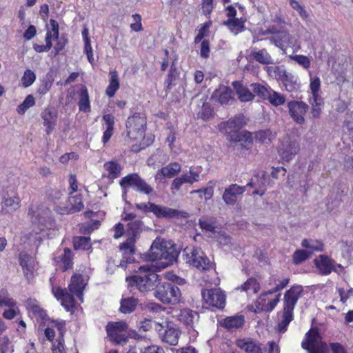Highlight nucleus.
<instances>
[{
	"mask_svg": "<svg viewBox=\"0 0 353 353\" xmlns=\"http://www.w3.org/2000/svg\"><path fill=\"white\" fill-rule=\"evenodd\" d=\"M90 277L86 274L77 270L73 272L66 288L54 286L52 284V293L67 312H74L77 307V297L81 302L83 301V292L88 284ZM52 283V279H50Z\"/></svg>",
	"mask_w": 353,
	"mask_h": 353,
	"instance_id": "1",
	"label": "nucleus"
},
{
	"mask_svg": "<svg viewBox=\"0 0 353 353\" xmlns=\"http://www.w3.org/2000/svg\"><path fill=\"white\" fill-rule=\"evenodd\" d=\"M167 263H161L160 265H145L140 266L138 271L134 274L125 278L128 288L137 289L140 292H148L156 288L159 281H161V276L157 272L165 268Z\"/></svg>",
	"mask_w": 353,
	"mask_h": 353,
	"instance_id": "2",
	"label": "nucleus"
},
{
	"mask_svg": "<svg viewBox=\"0 0 353 353\" xmlns=\"http://www.w3.org/2000/svg\"><path fill=\"white\" fill-rule=\"evenodd\" d=\"M245 123L241 117H234L219 125L221 132L225 133L230 142L239 143L242 150H248L253 145V134L248 130L240 131Z\"/></svg>",
	"mask_w": 353,
	"mask_h": 353,
	"instance_id": "3",
	"label": "nucleus"
},
{
	"mask_svg": "<svg viewBox=\"0 0 353 353\" xmlns=\"http://www.w3.org/2000/svg\"><path fill=\"white\" fill-rule=\"evenodd\" d=\"M135 208L144 213L151 212L157 219H185L189 217V214L185 211L157 205L151 202L136 203Z\"/></svg>",
	"mask_w": 353,
	"mask_h": 353,
	"instance_id": "4",
	"label": "nucleus"
},
{
	"mask_svg": "<svg viewBox=\"0 0 353 353\" xmlns=\"http://www.w3.org/2000/svg\"><path fill=\"white\" fill-rule=\"evenodd\" d=\"M154 297L163 304L175 305L181 299V292L179 288L169 282H158L154 293Z\"/></svg>",
	"mask_w": 353,
	"mask_h": 353,
	"instance_id": "5",
	"label": "nucleus"
},
{
	"mask_svg": "<svg viewBox=\"0 0 353 353\" xmlns=\"http://www.w3.org/2000/svg\"><path fill=\"white\" fill-rule=\"evenodd\" d=\"M143 222L141 220H134L126 225L125 241L119 244V249L125 254L133 255L135 253V245L143 232Z\"/></svg>",
	"mask_w": 353,
	"mask_h": 353,
	"instance_id": "6",
	"label": "nucleus"
},
{
	"mask_svg": "<svg viewBox=\"0 0 353 353\" xmlns=\"http://www.w3.org/2000/svg\"><path fill=\"white\" fill-rule=\"evenodd\" d=\"M183 256L186 263L201 271H207L212 268V263L199 247H186L183 250Z\"/></svg>",
	"mask_w": 353,
	"mask_h": 353,
	"instance_id": "7",
	"label": "nucleus"
},
{
	"mask_svg": "<svg viewBox=\"0 0 353 353\" xmlns=\"http://www.w3.org/2000/svg\"><path fill=\"white\" fill-rule=\"evenodd\" d=\"M127 137L130 140L142 139L147 128V117L143 112H135L125 123Z\"/></svg>",
	"mask_w": 353,
	"mask_h": 353,
	"instance_id": "8",
	"label": "nucleus"
},
{
	"mask_svg": "<svg viewBox=\"0 0 353 353\" xmlns=\"http://www.w3.org/2000/svg\"><path fill=\"white\" fill-rule=\"evenodd\" d=\"M327 347L317 327H311L301 342V347L308 353H328Z\"/></svg>",
	"mask_w": 353,
	"mask_h": 353,
	"instance_id": "9",
	"label": "nucleus"
},
{
	"mask_svg": "<svg viewBox=\"0 0 353 353\" xmlns=\"http://www.w3.org/2000/svg\"><path fill=\"white\" fill-rule=\"evenodd\" d=\"M128 329V323L124 321H110L105 326L109 340L115 345L127 343L128 340V336L126 334Z\"/></svg>",
	"mask_w": 353,
	"mask_h": 353,
	"instance_id": "10",
	"label": "nucleus"
},
{
	"mask_svg": "<svg viewBox=\"0 0 353 353\" xmlns=\"http://www.w3.org/2000/svg\"><path fill=\"white\" fill-rule=\"evenodd\" d=\"M174 258V256L168 253L165 246L154 241L148 252L145 254L144 259L147 261L156 262L155 265H160L161 263H167L168 265Z\"/></svg>",
	"mask_w": 353,
	"mask_h": 353,
	"instance_id": "11",
	"label": "nucleus"
},
{
	"mask_svg": "<svg viewBox=\"0 0 353 353\" xmlns=\"http://www.w3.org/2000/svg\"><path fill=\"white\" fill-rule=\"evenodd\" d=\"M155 330L161 340L170 345H176L181 335L179 329L174 325L167 323L163 325L162 323H155Z\"/></svg>",
	"mask_w": 353,
	"mask_h": 353,
	"instance_id": "12",
	"label": "nucleus"
},
{
	"mask_svg": "<svg viewBox=\"0 0 353 353\" xmlns=\"http://www.w3.org/2000/svg\"><path fill=\"white\" fill-rule=\"evenodd\" d=\"M206 305L216 309H223L225 305V294L218 288L203 289L201 292Z\"/></svg>",
	"mask_w": 353,
	"mask_h": 353,
	"instance_id": "13",
	"label": "nucleus"
},
{
	"mask_svg": "<svg viewBox=\"0 0 353 353\" xmlns=\"http://www.w3.org/2000/svg\"><path fill=\"white\" fill-rule=\"evenodd\" d=\"M287 107L290 117L296 123L299 125L305 123V117L309 109V105L305 102L291 100L288 102Z\"/></svg>",
	"mask_w": 353,
	"mask_h": 353,
	"instance_id": "14",
	"label": "nucleus"
},
{
	"mask_svg": "<svg viewBox=\"0 0 353 353\" xmlns=\"http://www.w3.org/2000/svg\"><path fill=\"white\" fill-rule=\"evenodd\" d=\"M20 206L21 199L16 191L13 192L11 195L8 192L2 194V201L0 204L1 214H12L17 211Z\"/></svg>",
	"mask_w": 353,
	"mask_h": 353,
	"instance_id": "15",
	"label": "nucleus"
},
{
	"mask_svg": "<svg viewBox=\"0 0 353 353\" xmlns=\"http://www.w3.org/2000/svg\"><path fill=\"white\" fill-rule=\"evenodd\" d=\"M68 201L70 205H57L54 208V210L60 214H70L80 212L84 208L83 196L81 194H77L74 196L70 195Z\"/></svg>",
	"mask_w": 353,
	"mask_h": 353,
	"instance_id": "16",
	"label": "nucleus"
},
{
	"mask_svg": "<svg viewBox=\"0 0 353 353\" xmlns=\"http://www.w3.org/2000/svg\"><path fill=\"white\" fill-rule=\"evenodd\" d=\"M303 289L301 285H293L284 294L283 308L294 312L298 300L303 295Z\"/></svg>",
	"mask_w": 353,
	"mask_h": 353,
	"instance_id": "17",
	"label": "nucleus"
},
{
	"mask_svg": "<svg viewBox=\"0 0 353 353\" xmlns=\"http://www.w3.org/2000/svg\"><path fill=\"white\" fill-rule=\"evenodd\" d=\"M299 145L295 141H287L282 142L278 149V153L283 161L289 162L299 152Z\"/></svg>",
	"mask_w": 353,
	"mask_h": 353,
	"instance_id": "18",
	"label": "nucleus"
},
{
	"mask_svg": "<svg viewBox=\"0 0 353 353\" xmlns=\"http://www.w3.org/2000/svg\"><path fill=\"white\" fill-rule=\"evenodd\" d=\"M41 117L43 119V125L46 128V134H50L57 124L58 118L57 110L54 107L48 105L41 112Z\"/></svg>",
	"mask_w": 353,
	"mask_h": 353,
	"instance_id": "19",
	"label": "nucleus"
},
{
	"mask_svg": "<svg viewBox=\"0 0 353 353\" xmlns=\"http://www.w3.org/2000/svg\"><path fill=\"white\" fill-rule=\"evenodd\" d=\"M19 261L26 279L30 282L34 277L35 261L34 258L28 253L21 252L19 253Z\"/></svg>",
	"mask_w": 353,
	"mask_h": 353,
	"instance_id": "20",
	"label": "nucleus"
},
{
	"mask_svg": "<svg viewBox=\"0 0 353 353\" xmlns=\"http://www.w3.org/2000/svg\"><path fill=\"white\" fill-rule=\"evenodd\" d=\"M236 345L246 353H264L263 344L250 337L239 339Z\"/></svg>",
	"mask_w": 353,
	"mask_h": 353,
	"instance_id": "21",
	"label": "nucleus"
},
{
	"mask_svg": "<svg viewBox=\"0 0 353 353\" xmlns=\"http://www.w3.org/2000/svg\"><path fill=\"white\" fill-rule=\"evenodd\" d=\"M103 136L101 141L103 145L109 142L114 132L115 117L110 113H105L102 116Z\"/></svg>",
	"mask_w": 353,
	"mask_h": 353,
	"instance_id": "22",
	"label": "nucleus"
},
{
	"mask_svg": "<svg viewBox=\"0 0 353 353\" xmlns=\"http://www.w3.org/2000/svg\"><path fill=\"white\" fill-rule=\"evenodd\" d=\"M74 254L72 250L65 248L63 249V253L53 259V261L56 265H60V270L63 272H67L69 270H72L74 266Z\"/></svg>",
	"mask_w": 353,
	"mask_h": 353,
	"instance_id": "23",
	"label": "nucleus"
},
{
	"mask_svg": "<svg viewBox=\"0 0 353 353\" xmlns=\"http://www.w3.org/2000/svg\"><path fill=\"white\" fill-rule=\"evenodd\" d=\"M245 323V317L242 314L227 316L219 321L221 327L234 332L243 327Z\"/></svg>",
	"mask_w": 353,
	"mask_h": 353,
	"instance_id": "24",
	"label": "nucleus"
},
{
	"mask_svg": "<svg viewBox=\"0 0 353 353\" xmlns=\"http://www.w3.org/2000/svg\"><path fill=\"white\" fill-rule=\"evenodd\" d=\"M314 263L321 275H329L332 271L336 272L334 260L326 255H319V259L314 260Z\"/></svg>",
	"mask_w": 353,
	"mask_h": 353,
	"instance_id": "25",
	"label": "nucleus"
},
{
	"mask_svg": "<svg viewBox=\"0 0 353 353\" xmlns=\"http://www.w3.org/2000/svg\"><path fill=\"white\" fill-rule=\"evenodd\" d=\"M212 97L214 99L221 105H228L234 100L232 89L228 86H219L216 89Z\"/></svg>",
	"mask_w": 353,
	"mask_h": 353,
	"instance_id": "26",
	"label": "nucleus"
},
{
	"mask_svg": "<svg viewBox=\"0 0 353 353\" xmlns=\"http://www.w3.org/2000/svg\"><path fill=\"white\" fill-rule=\"evenodd\" d=\"M232 85L240 101L250 102L254 99V94L244 85L242 81H234L232 83Z\"/></svg>",
	"mask_w": 353,
	"mask_h": 353,
	"instance_id": "27",
	"label": "nucleus"
},
{
	"mask_svg": "<svg viewBox=\"0 0 353 353\" xmlns=\"http://www.w3.org/2000/svg\"><path fill=\"white\" fill-rule=\"evenodd\" d=\"M180 322L183 323L188 329L193 328L194 323L199 318V313L189 308L181 309L177 315Z\"/></svg>",
	"mask_w": 353,
	"mask_h": 353,
	"instance_id": "28",
	"label": "nucleus"
},
{
	"mask_svg": "<svg viewBox=\"0 0 353 353\" xmlns=\"http://www.w3.org/2000/svg\"><path fill=\"white\" fill-rule=\"evenodd\" d=\"M245 191V186L232 184L225 190L223 194V199L227 204H234L236 201L237 196L242 194Z\"/></svg>",
	"mask_w": 353,
	"mask_h": 353,
	"instance_id": "29",
	"label": "nucleus"
},
{
	"mask_svg": "<svg viewBox=\"0 0 353 353\" xmlns=\"http://www.w3.org/2000/svg\"><path fill=\"white\" fill-rule=\"evenodd\" d=\"M79 98V110L83 112H90L91 111V105L89 93L87 87L85 85H81L79 90L77 91Z\"/></svg>",
	"mask_w": 353,
	"mask_h": 353,
	"instance_id": "30",
	"label": "nucleus"
},
{
	"mask_svg": "<svg viewBox=\"0 0 353 353\" xmlns=\"http://www.w3.org/2000/svg\"><path fill=\"white\" fill-rule=\"evenodd\" d=\"M103 168L107 174H103V176L108 178L112 181L119 178L121 174L122 166L117 161H106L103 164Z\"/></svg>",
	"mask_w": 353,
	"mask_h": 353,
	"instance_id": "31",
	"label": "nucleus"
},
{
	"mask_svg": "<svg viewBox=\"0 0 353 353\" xmlns=\"http://www.w3.org/2000/svg\"><path fill=\"white\" fill-rule=\"evenodd\" d=\"M26 307L29 313H32L37 319L45 320L47 314L46 311L32 299H28L26 302Z\"/></svg>",
	"mask_w": 353,
	"mask_h": 353,
	"instance_id": "32",
	"label": "nucleus"
},
{
	"mask_svg": "<svg viewBox=\"0 0 353 353\" xmlns=\"http://www.w3.org/2000/svg\"><path fill=\"white\" fill-rule=\"evenodd\" d=\"M109 84L105 90V94L109 97H113L120 88L119 74L117 70L110 71L109 73Z\"/></svg>",
	"mask_w": 353,
	"mask_h": 353,
	"instance_id": "33",
	"label": "nucleus"
},
{
	"mask_svg": "<svg viewBox=\"0 0 353 353\" xmlns=\"http://www.w3.org/2000/svg\"><path fill=\"white\" fill-rule=\"evenodd\" d=\"M245 19L243 18L228 19L223 24L234 34H238L245 30Z\"/></svg>",
	"mask_w": 353,
	"mask_h": 353,
	"instance_id": "34",
	"label": "nucleus"
},
{
	"mask_svg": "<svg viewBox=\"0 0 353 353\" xmlns=\"http://www.w3.org/2000/svg\"><path fill=\"white\" fill-rule=\"evenodd\" d=\"M139 303V300L134 297L122 298L120 301L119 312L123 314L133 312Z\"/></svg>",
	"mask_w": 353,
	"mask_h": 353,
	"instance_id": "35",
	"label": "nucleus"
},
{
	"mask_svg": "<svg viewBox=\"0 0 353 353\" xmlns=\"http://www.w3.org/2000/svg\"><path fill=\"white\" fill-rule=\"evenodd\" d=\"M276 133L270 129L261 130L254 132V138L260 143L269 144L276 139Z\"/></svg>",
	"mask_w": 353,
	"mask_h": 353,
	"instance_id": "36",
	"label": "nucleus"
},
{
	"mask_svg": "<svg viewBox=\"0 0 353 353\" xmlns=\"http://www.w3.org/2000/svg\"><path fill=\"white\" fill-rule=\"evenodd\" d=\"M181 165L179 163L174 162L163 167L159 172L165 177L172 178L176 176L181 171Z\"/></svg>",
	"mask_w": 353,
	"mask_h": 353,
	"instance_id": "37",
	"label": "nucleus"
},
{
	"mask_svg": "<svg viewBox=\"0 0 353 353\" xmlns=\"http://www.w3.org/2000/svg\"><path fill=\"white\" fill-rule=\"evenodd\" d=\"M237 290L248 292L250 290H252L254 293H257L260 290V284L256 279L250 277L242 285L236 288Z\"/></svg>",
	"mask_w": 353,
	"mask_h": 353,
	"instance_id": "38",
	"label": "nucleus"
},
{
	"mask_svg": "<svg viewBox=\"0 0 353 353\" xmlns=\"http://www.w3.org/2000/svg\"><path fill=\"white\" fill-rule=\"evenodd\" d=\"M250 86L254 96L256 95L262 99L267 100L271 91V88L270 87H267L259 83H253Z\"/></svg>",
	"mask_w": 353,
	"mask_h": 353,
	"instance_id": "39",
	"label": "nucleus"
},
{
	"mask_svg": "<svg viewBox=\"0 0 353 353\" xmlns=\"http://www.w3.org/2000/svg\"><path fill=\"white\" fill-rule=\"evenodd\" d=\"M293 311L283 309L282 318L278 323V330L281 333H283L287 330L290 323L293 320Z\"/></svg>",
	"mask_w": 353,
	"mask_h": 353,
	"instance_id": "40",
	"label": "nucleus"
},
{
	"mask_svg": "<svg viewBox=\"0 0 353 353\" xmlns=\"http://www.w3.org/2000/svg\"><path fill=\"white\" fill-rule=\"evenodd\" d=\"M180 72L174 63H172L165 80L166 88L171 89L176 85V81L179 78Z\"/></svg>",
	"mask_w": 353,
	"mask_h": 353,
	"instance_id": "41",
	"label": "nucleus"
},
{
	"mask_svg": "<svg viewBox=\"0 0 353 353\" xmlns=\"http://www.w3.org/2000/svg\"><path fill=\"white\" fill-rule=\"evenodd\" d=\"M74 250H88L91 248L90 238L86 236H76L73 239Z\"/></svg>",
	"mask_w": 353,
	"mask_h": 353,
	"instance_id": "42",
	"label": "nucleus"
},
{
	"mask_svg": "<svg viewBox=\"0 0 353 353\" xmlns=\"http://www.w3.org/2000/svg\"><path fill=\"white\" fill-rule=\"evenodd\" d=\"M316 99V101L313 99V101L311 103L310 112L311 118L314 119L320 118L321 110L324 105L323 99L321 97L317 98Z\"/></svg>",
	"mask_w": 353,
	"mask_h": 353,
	"instance_id": "43",
	"label": "nucleus"
},
{
	"mask_svg": "<svg viewBox=\"0 0 353 353\" xmlns=\"http://www.w3.org/2000/svg\"><path fill=\"white\" fill-rule=\"evenodd\" d=\"M281 80L288 92H292L296 90L299 88L296 81L294 79V77L287 74L286 72H285V74L283 75Z\"/></svg>",
	"mask_w": 353,
	"mask_h": 353,
	"instance_id": "44",
	"label": "nucleus"
},
{
	"mask_svg": "<svg viewBox=\"0 0 353 353\" xmlns=\"http://www.w3.org/2000/svg\"><path fill=\"white\" fill-rule=\"evenodd\" d=\"M139 176H140L137 173L128 174L124 177L121 178L119 181V184L123 189L131 187L134 188Z\"/></svg>",
	"mask_w": 353,
	"mask_h": 353,
	"instance_id": "45",
	"label": "nucleus"
},
{
	"mask_svg": "<svg viewBox=\"0 0 353 353\" xmlns=\"http://www.w3.org/2000/svg\"><path fill=\"white\" fill-rule=\"evenodd\" d=\"M252 55L254 59L260 63L268 65L272 63V57L265 49L253 52Z\"/></svg>",
	"mask_w": 353,
	"mask_h": 353,
	"instance_id": "46",
	"label": "nucleus"
},
{
	"mask_svg": "<svg viewBox=\"0 0 353 353\" xmlns=\"http://www.w3.org/2000/svg\"><path fill=\"white\" fill-rule=\"evenodd\" d=\"M134 190L140 193H143L147 195H149L154 192L153 188L141 176H139L137 181Z\"/></svg>",
	"mask_w": 353,
	"mask_h": 353,
	"instance_id": "47",
	"label": "nucleus"
},
{
	"mask_svg": "<svg viewBox=\"0 0 353 353\" xmlns=\"http://www.w3.org/2000/svg\"><path fill=\"white\" fill-rule=\"evenodd\" d=\"M270 294L268 291L263 292L255 301L254 306L256 312H268V295Z\"/></svg>",
	"mask_w": 353,
	"mask_h": 353,
	"instance_id": "48",
	"label": "nucleus"
},
{
	"mask_svg": "<svg viewBox=\"0 0 353 353\" xmlns=\"http://www.w3.org/2000/svg\"><path fill=\"white\" fill-rule=\"evenodd\" d=\"M34 104H35V100H34L33 95L28 94L25 98L23 101L20 105H19L17 106V111L18 114L22 115L26 112V110L28 108L34 106Z\"/></svg>",
	"mask_w": 353,
	"mask_h": 353,
	"instance_id": "49",
	"label": "nucleus"
},
{
	"mask_svg": "<svg viewBox=\"0 0 353 353\" xmlns=\"http://www.w3.org/2000/svg\"><path fill=\"white\" fill-rule=\"evenodd\" d=\"M101 225V222L99 220L92 219L87 224L82 225L79 230L81 233L84 235L90 234L93 231L97 230Z\"/></svg>",
	"mask_w": 353,
	"mask_h": 353,
	"instance_id": "50",
	"label": "nucleus"
},
{
	"mask_svg": "<svg viewBox=\"0 0 353 353\" xmlns=\"http://www.w3.org/2000/svg\"><path fill=\"white\" fill-rule=\"evenodd\" d=\"M267 100H268L272 105L276 107L283 105L285 103V97L283 94L276 91H272V90Z\"/></svg>",
	"mask_w": 353,
	"mask_h": 353,
	"instance_id": "51",
	"label": "nucleus"
},
{
	"mask_svg": "<svg viewBox=\"0 0 353 353\" xmlns=\"http://www.w3.org/2000/svg\"><path fill=\"white\" fill-rule=\"evenodd\" d=\"M310 89L312 95V99L316 101L317 98L321 97L319 95L321 89V81L319 77H315L310 79Z\"/></svg>",
	"mask_w": 353,
	"mask_h": 353,
	"instance_id": "52",
	"label": "nucleus"
},
{
	"mask_svg": "<svg viewBox=\"0 0 353 353\" xmlns=\"http://www.w3.org/2000/svg\"><path fill=\"white\" fill-rule=\"evenodd\" d=\"M268 75L272 78L281 80L283 75L285 74V71L281 70L279 66L275 65H267L264 68Z\"/></svg>",
	"mask_w": 353,
	"mask_h": 353,
	"instance_id": "53",
	"label": "nucleus"
},
{
	"mask_svg": "<svg viewBox=\"0 0 353 353\" xmlns=\"http://www.w3.org/2000/svg\"><path fill=\"white\" fill-rule=\"evenodd\" d=\"M212 21H208L202 24L199 30L198 34L194 37V43H199L204 37H207L209 33V29L212 26Z\"/></svg>",
	"mask_w": 353,
	"mask_h": 353,
	"instance_id": "54",
	"label": "nucleus"
},
{
	"mask_svg": "<svg viewBox=\"0 0 353 353\" xmlns=\"http://www.w3.org/2000/svg\"><path fill=\"white\" fill-rule=\"evenodd\" d=\"M4 306L17 307V301L7 292L0 293V307Z\"/></svg>",
	"mask_w": 353,
	"mask_h": 353,
	"instance_id": "55",
	"label": "nucleus"
},
{
	"mask_svg": "<svg viewBox=\"0 0 353 353\" xmlns=\"http://www.w3.org/2000/svg\"><path fill=\"white\" fill-rule=\"evenodd\" d=\"M52 353H66L64 336H58L52 342Z\"/></svg>",
	"mask_w": 353,
	"mask_h": 353,
	"instance_id": "56",
	"label": "nucleus"
},
{
	"mask_svg": "<svg viewBox=\"0 0 353 353\" xmlns=\"http://www.w3.org/2000/svg\"><path fill=\"white\" fill-rule=\"evenodd\" d=\"M301 245L303 248L311 249L312 251L319 252L323 251L324 248V245L321 241H314L311 243L310 241L306 239L302 241Z\"/></svg>",
	"mask_w": 353,
	"mask_h": 353,
	"instance_id": "57",
	"label": "nucleus"
},
{
	"mask_svg": "<svg viewBox=\"0 0 353 353\" xmlns=\"http://www.w3.org/2000/svg\"><path fill=\"white\" fill-rule=\"evenodd\" d=\"M309 258V254L304 250H296L292 255L293 263L299 265Z\"/></svg>",
	"mask_w": 353,
	"mask_h": 353,
	"instance_id": "58",
	"label": "nucleus"
},
{
	"mask_svg": "<svg viewBox=\"0 0 353 353\" xmlns=\"http://www.w3.org/2000/svg\"><path fill=\"white\" fill-rule=\"evenodd\" d=\"M199 115L204 121L209 120L210 118L213 117L214 110L209 103H203Z\"/></svg>",
	"mask_w": 353,
	"mask_h": 353,
	"instance_id": "59",
	"label": "nucleus"
},
{
	"mask_svg": "<svg viewBox=\"0 0 353 353\" xmlns=\"http://www.w3.org/2000/svg\"><path fill=\"white\" fill-rule=\"evenodd\" d=\"M36 75L34 72L28 69L24 72L21 78V83L25 88L30 86L35 81Z\"/></svg>",
	"mask_w": 353,
	"mask_h": 353,
	"instance_id": "60",
	"label": "nucleus"
},
{
	"mask_svg": "<svg viewBox=\"0 0 353 353\" xmlns=\"http://www.w3.org/2000/svg\"><path fill=\"white\" fill-rule=\"evenodd\" d=\"M201 6V10H202L203 14L205 16L210 17L213 10L215 8V4L214 3V1L213 0H202Z\"/></svg>",
	"mask_w": 353,
	"mask_h": 353,
	"instance_id": "61",
	"label": "nucleus"
},
{
	"mask_svg": "<svg viewBox=\"0 0 353 353\" xmlns=\"http://www.w3.org/2000/svg\"><path fill=\"white\" fill-rule=\"evenodd\" d=\"M199 225L203 231L214 232L216 226L214 223L205 218H202L199 220Z\"/></svg>",
	"mask_w": 353,
	"mask_h": 353,
	"instance_id": "62",
	"label": "nucleus"
},
{
	"mask_svg": "<svg viewBox=\"0 0 353 353\" xmlns=\"http://www.w3.org/2000/svg\"><path fill=\"white\" fill-rule=\"evenodd\" d=\"M291 7L296 10L303 19H307L308 18V14L305 10L303 6L299 4V3L295 0H289Z\"/></svg>",
	"mask_w": 353,
	"mask_h": 353,
	"instance_id": "63",
	"label": "nucleus"
},
{
	"mask_svg": "<svg viewBox=\"0 0 353 353\" xmlns=\"http://www.w3.org/2000/svg\"><path fill=\"white\" fill-rule=\"evenodd\" d=\"M132 19L134 22L130 24V28L134 32H141L143 30L141 23V16L139 14H132Z\"/></svg>",
	"mask_w": 353,
	"mask_h": 353,
	"instance_id": "64",
	"label": "nucleus"
}]
</instances>
